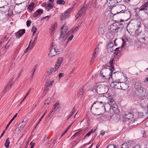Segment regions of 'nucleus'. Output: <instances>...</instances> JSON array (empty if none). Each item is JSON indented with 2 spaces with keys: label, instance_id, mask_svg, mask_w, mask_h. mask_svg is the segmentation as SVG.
Listing matches in <instances>:
<instances>
[{
  "label": "nucleus",
  "instance_id": "40",
  "mask_svg": "<svg viewBox=\"0 0 148 148\" xmlns=\"http://www.w3.org/2000/svg\"><path fill=\"white\" fill-rule=\"evenodd\" d=\"M60 64H59L58 63H57L56 65L55 68H54V72L57 71L59 67L60 66Z\"/></svg>",
  "mask_w": 148,
  "mask_h": 148
},
{
  "label": "nucleus",
  "instance_id": "52",
  "mask_svg": "<svg viewBox=\"0 0 148 148\" xmlns=\"http://www.w3.org/2000/svg\"><path fill=\"white\" fill-rule=\"evenodd\" d=\"M73 8H69V9H67L66 11L68 12L69 14V13L72 11V10L73 9Z\"/></svg>",
  "mask_w": 148,
  "mask_h": 148
},
{
  "label": "nucleus",
  "instance_id": "53",
  "mask_svg": "<svg viewBox=\"0 0 148 148\" xmlns=\"http://www.w3.org/2000/svg\"><path fill=\"white\" fill-rule=\"evenodd\" d=\"M53 49H55V51L56 52V55L58 54L59 53V51H58V49L56 47H54L53 48Z\"/></svg>",
  "mask_w": 148,
  "mask_h": 148
},
{
  "label": "nucleus",
  "instance_id": "28",
  "mask_svg": "<svg viewBox=\"0 0 148 148\" xmlns=\"http://www.w3.org/2000/svg\"><path fill=\"white\" fill-rule=\"evenodd\" d=\"M73 122L72 123H71L66 128V130L62 134V135H61V137L60 138V139L61 138V137L64 135L67 132V131H68V130H69V129L70 128L71 126V125L72 124H73Z\"/></svg>",
  "mask_w": 148,
  "mask_h": 148
},
{
  "label": "nucleus",
  "instance_id": "14",
  "mask_svg": "<svg viewBox=\"0 0 148 148\" xmlns=\"http://www.w3.org/2000/svg\"><path fill=\"white\" fill-rule=\"evenodd\" d=\"M107 3L108 4L109 6L112 8L116 5H115L117 3L115 2V0H107Z\"/></svg>",
  "mask_w": 148,
  "mask_h": 148
},
{
  "label": "nucleus",
  "instance_id": "30",
  "mask_svg": "<svg viewBox=\"0 0 148 148\" xmlns=\"http://www.w3.org/2000/svg\"><path fill=\"white\" fill-rule=\"evenodd\" d=\"M79 27V26H77L74 29H71L69 31V33H72L75 32V31H77Z\"/></svg>",
  "mask_w": 148,
  "mask_h": 148
},
{
  "label": "nucleus",
  "instance_id": "4",
  "mask_svg": "<svg viewBox=\"0 0 148 148\" xmlns=\"http://www.w3.org/2000/svg\"><path fill=\"white\" fill-rule=\"evenodd\" d=\"M112 69L111 70L109 68H105L102 69L100 71V73L102 77L110 79L111 77L112 78Z\"/></svg>",
  "mask_w": 148,
  "mask_h": 148
},
{
  "label": "nucleus",
  "instance_id": "6",
  "mask_svg": "<svg viewBox=\"0 0 148 148\" xmlns=\"http://www.w3.org/2000/svg\"><path fill=\"white\" fill-rule=\"evenodd\" d=\"M71 33H69V31L67 32L66 31L62 30L61 33V35L59 37V40L62 42L64 41Z\"/></svg>",
  "mask_w": 148,
  "mask_h": 148
},
{
  "label": "nucleus",
  "instance_id": "24",
  "mask_svg": "<svg viewBox=\"0 0 148 148\" xmlns=\"http://www.w3.org/2000/svg\"><path fill=\"white\" fill-rule=\"evenodd\" d=\"M53 5H52V3L50 2L47 4V5L46 4V6H45V8L46 9H47L48 10H49L53 8Z\"/></svg>",
  "mask_w": 148,
  "mask_h": 148
},
{
  "label": "nucleus",
  "instance_id": "19",
  "mask_svg": "<svg viewBox=\"0 0 148 148\" xmlns=\"http://www.w3.org/2000/svg\"><path fill=\"white\" fill-rule=\"evenodd\" d=\"M123 13L124 15L126 16L127 19L129 18L131 16V12L129 11L125 10Z\"/></svg>",
  "mask_w": 148,
  "mask_h": 148
},
{
  "label": "nucleus",
  "instance_id": "23",
  "mask_svg": "<svg viewBox=\"0 0 148 148\" xmlns=\"http://www.w3.org/2000/svg\"><path fill=\"white\" fill-rule=\"evenodd\" d=\"M17 113H16L14 116L12 118V119L10 121V122L8 123V124L7 125L6 127V130H7V128L10 125V124L14 120V119L16 118V116H17Z\"/></svg>",
  "mask_w": 148,
  "mask_h": 148
},
{
  "label": "nucleus",
  "instance_id": "62",
  "mask_svg": "<svg viewBox=\"0 0 148 148\" xmlns=\"http://www.w3.org/2000/svg\"><path fill=\"white\" fill-rule=\"evenodd\" d=\"M49 86H47V85H46V88L44 89L45 91H47L49 90L48 88Z\"/></svg>",
  "mask_w": 148,
  "mask_h": 148
},
{
  "label": "nucleus",
  "instance_id": "25",
  "mask_svg": "<svg viewBox=\"0 0 148 148\" xmlns=\"http://www.w3.org/2000/svg\"><path fill=\"white\" fill-rule=\"evenodd\" d=\"M26 125L25 124L23 123L22 122H21L18 125V129L19 130H22L24 127Z\"/></svg>",
  "mask_w": 148,
  "mask_h": 148
},
{
  "label": "nucleus",
  "instance_id": "26",
  "mask_svg": "<svg viewBox=\"0 0 148 148\" xmlns=\"http://www.w3.org/2000/svg\"><path fill=\"white\" fill-rule=\"evenodd\" d=\"M10 141L9 140V138H8L6 139V142L5 144V146L7 148H8L9 147Z\"/></svg>",
  "mask_w": 148,
  "mask_h": 148
},
{
  "label": "nucleus",
  "instance_id": "7",
  "mask_svg": "<svg viewBox=\"0 0 148 148\" xmlns=\"http://www.w3.org/2000/svg\"><path fill=\"white\" fill-rule=\"evenodd\" d=\"M133 117V113L132 112H126L123 116V121H127L132 119Z\"/></svg>",
  "mask_w": 148,
  "mask_h": 148
},
{
  "label": "nucleus",
  "instance_id": "48",
  "mask_svg": "<svg viewBox=\"0 0 148 148\" xmlns=\"http://www.w3.org/2000/svg\"><path fill=\"white\" fill-rule=\"evenodd\" d=\"M66 18L64 16V15L62 14L61 16V20H64Z\"/></svg>",
  "mask_w": 148,
  "mask_h": 148
},
{
  "label": "nucleus",
  "instance_id": "54",
  "mask_svg": "<svg viewBox=\"0 0 148 148\" xmlns=\"http://www.w3.org/2000/svg\"><path fill=\"white\" fill-rule=\"evenodd\" d=\"M29 93H27V94L25 96V97L21 101L20 104H21L24 101V100H25V99L26 98L27 96H28V94Z\"/></svg>",
  "mask_w": 148,
  "mask_h": 148
},
{
  "label": "nucleus",
  "instance_id": "41",
  "mask_svg": "<svg viewBox=\"0 0 148 148\" xmlns=\"http://www.w3.org/2000/svg\"><path fill=\"white\" fill-rule=\"evenodd\" d=\"M37 67H38V65L37 64H36L34 66V67L32 69V71L33 72V73L32 74V76L33 75H34V72L36 70V69L37 68Z\"/></svg>",
  "mask_w": 148,
  "mask_h": 148
},
{
  "label": "nucleus",
  "instance_id": "8",
  "mask_svg": "<svg viewBox=\"0 0 148 148\" xmlns=\"http://www.w3.org/2000/svg\"><path fill=\"white\" fill-rule=\"evenodd\" d=\"M135 87L137 91L139 92H143L145 91V89L141 87L140 82H136L135 84Z\"/></svg>",
  "mask_w": 148,
  "mask_h": 148
},
{
  "label": "nucleus",
  "instance_id": "55",
  "mask_svg": "<svg viewBox=\"0 0 148 148\" xmlns=\"http://www.w3.org/2000/svg\"><path fill=\"white\" fill-rule=\"evenodd\" d=\"M75 67L73 68L72 70L71 71V74H74L75 73L74 72L75 70Z\"/></svg>",
  "mask_w": 148,
  "mask_h": 148
},
{
  "label": "nucleus",
  "instance_id": "27",
  "mask_svg": "<svg viewBox=\"0 0 148 148\" xmlns=\"http://www.w3.org/2000/svg\"><path fill=\"white\" fill-rule=\"evenodd\" d=\"M55 49H51V50L50 51V53L52 55L51 57L53 56H54L56 55V52L55 51Z\"/></svg>",
  "mask_w": 148,
  "mask_h": 148
},
{
  "label": "nucleus",
  "instance_id": "39",
  "mask_svg": "<svg viewBox=\"0 0 148 148\" xmlns=\"http://www.w3.org/2000/svg\"><path fill=\"white\" fill-rule=\"evenodd\" d=\"M59 105V103L58 102L56 103L54 106L53 109L54 111H56L58 108V106Z\"/></svg>",
  "mask_w": 148,
  "mask_h": 148
},
{
  "label": "nucleus",
  "instance_id": "51",
  "mask_svg": "<svg viewBox=\"0 0 148 148\" xmlns=\"http://www.w3.org/2000/svg\"><path fill=\"white\" fill-rule=\"evenodd\" d=\"M65 17L66 18L69 15V14L66 11L63 14Z\"/></svg>",
  "mask_w": 148,
  "mask_h": 148
},
{
  "label": "nucleus",
  "instance_id": "17",
  "mask_svg": "<svg viewBox=\"0 0 148 148\" xmlns=\"http://www.w3.org/2000/svg\"><path fill=\"white\" fill-rule=\"evenodd\" d=\"M43 10H42L40 9L37 10L35 12L33 15L34 17H37L38 15H40L43 13Z\"/></svg>",
  "mask_w": 148,
  "mask_h": 148
},
{
  "label": "nucleus",
  "instance_id": "12",
  "mask_svg": "<svg viewBox=\"0 0 148 148\" xmlns=\"http://www.w3.org/2000/svg\"><path fill=\"white\" fill-rule=\"evenodd\" d=\"M106 30V28L104 26H100L99 28L98 31L99 34L103 35L104 34Z\"/></svg>",
  "mask_w": 148,
  "mask_h": 148
},
{
  "label": "nucleus",
  "instance_id": "16",
  "mask_svg": "<svg viewBox=\"0 0 148 148\" xmlns=\"http://www.w3.org/2000/svg\"><path fill=\"white\" fill-rule=\"evenodd\" d=\"M122 48L121 47H119L117 48L114 50L115 52L114 53L115 54L116 56H119L120 55V52L122 50Z\"/></svg>",
  "mask_w": 148,
  "mask_h": 148
},
{
  "label": "nucleus",
  "instance_id": "29",
  "mask_svg": "<svg viewBox=\"0 0 148 148\" xmlns=\"http://www.w3.org/2000/svg\"><path fill=\"white\" fill-rule=\"evenodd\" d=\"M106 148H117V147L113 144H109L107 146Z\"/></svg>",
  "mask_w": 148,
  "mask_h": 148
},
{
  "label": "nucleus",
  "instance_id": "21",
  "mask_svg": "<svg viewBox=\"0 0 148 148\" xmlns=\"http://www.w3.org/2000/svg\"><path fill=\"white\" fill-rule=\"evenodd\" d=\"M14 78V76H13L12 78V79L11 81L8 84V85L5 87V88L4 90V92H5L7 91L5 90H6L8 89L10 87H11L12 86V84L13 83L12 82L11 83V82L12 81L13 79Z\"/></svg>",
  "mask_w": 148,
  "mask_h": 148
},
{
  "label": "nucleus",
  "instance_id": "33",
  "mask_svg": "<svg viewBox=\"0 0 148 148\" xmlns=\"http://www.w3.org/2000/svg\"><path fill=\"white\" fill-rule=\"evenodd\" d=\"M65 2L64 1L62 0H57V3L58 4H64Z\"/></svg>",
  "mask_w": 148,
  "mask_h": 148
},
{
  "label": "nucleus",
  "instance_id": "46",
  "mask_svg": "<svg viewBox=\"0 0 148 148\" xmlns=\"http://www.w3.org/2000/svg\"><path fill=\"white\" fill-rule=\"evenodd\" d=\"M127 39H126L125 40V39H122V40H123V44L122 45V46H121V47L123 48V47L124 46H125L126 45V43H125V42H126V41H125V40H126Z\"/></svg>",
  "mask_w": 148,
  "mask_h": 148
},
{
  "label": "nucleus",
  "instance_id": "64",
  "mask_svg": "<svg viewBox=\"0 0 148 148\" xmlns=\"http://www.w3.org/2000/svg\"><path fill=\"white\" fill-rule=\"evenodd\" d=\"M132 148H140V147L139 145H136Z\"/></svg>",
  "mask_w": 148,
  "mask_h": 148
},
{
  "label": "nucleus",
  "instance_id": "49",
  "mask_svg": "<svg viewBox=\"0 0 148 148\" xmlns=\"http://www.w3.org/2000/svg\"><path fill=\"white\" fill-rule=\"evenodd\" d=\"M30 145H31L30 148H33L34 147L35 145V143H33L32 142H31L30 143Z\"/></svg>",
  "mask_w": 148,
  "mask_h": 148
},
{
  "label": "nucleus",
  "instance_id": "45",
  "mask_svg": "<svg viewBox=\"0 0 148 148\" xmlns=\"http://www.w3.org/2000/svg\"><path fill=\"white\" fill-rule=\"evenodd\" d=\"M73 37V34L71 35V36L68 38L67 40V41L66 42V43H67L68 42V41L69 40H72V38Z\"/></svg>",
  "mask_w": 148,
  "mask_h": 148
},
{
  "label": "nucleus",
  "instance_id": "57",
  "mask_svg": "<svg viewBox=\"0 0 148 148\" xmlns=\"http://www.w3.org/2000/svg\"><path fill=\"white\" fill-rule=\"evenodd\" d=\"M83 19H82L79 22V23L78 24V26H79L81 25L82 23L83 22Z\"/></svg>",
  "mask_w": 148,
  "mask_h": 148
},
{
  "label": "nucleus",
  "instance_id": "13",
  "mask_svg": "<svg viewBox=\"0 0 148 148\" xmlns=\"http://www.w3.org/2000/svg\"><path fill=\"white\" fill-rule=\"evenodd\" d=\"M25 29H21L15 34V36L16 38H19L21 36L25 33Z\"/></svg>",
  "mask_w": 148,
  "mask_h": 148
},
{
  "label": "nucleus",
  "instance_id": "43",
  "mask_svg": "<svg viewBox=\"0 0 148 148\" xmlns=\"http://www.w3.org/2000/svg\"><path fill=\"white\" fill-rule=\"evenodd\" d=\"M37 28L35 26H33L31 29V31L32 32H36Z\"/></svg>",
  "mask_w": 148,
  "mask_h": 148
},
{
  "label": "nucleus",
  "instance_id": "20",
  "mask_svg": "<svg viewBox=\"0 0 148 148\" xmlns=\"http://www.w3.org/2000/svg\"><path fill=\"white\" fill-rule=\"evenodd\" d=\"M98 51V48H96L93 52V56L92 58V60H94L96 57V56Z\"/></svg>",
  "mask_w": 148,
  "mask_h": 148
},
{
  "label": "nucleus",
  "instance_id": "5",
  "mask_svg": "<svg viewBox=\"0 0 148 148\" xmlns=\"http://www.w3.org/2000/svg\"><path fill=\"white\" fill-rule=\"evenodd\" d=\"M146 93H132V98L135 99L136 100H138V99L143 100L144 99L147 98Z\"/></svg>",
  "mask_w": 148,
  "mask_h": 148
},
{
  "label": "nucleus",
  "instance_id": "9",
  "mask_svg": "<svg viewBox=\"0 0 148 148\" xmlns=\"http://www.w3.org/2000/svg\"><path fill=\"white\" fill-rule=\"evenodd\" d=\"M134 145V142L130 141L127 143H123L122 145L121 148H132Z\"/></svg>",
  "mask_w": 148,
  "mask_h": 148
},
{
  "label": "nucleus",
  "instance_id": "34",
  "mask_svg": "<svg viewBox=\"0 0 148 148\" xmlns=\"http://www.w3.org/2000/svg\"><path fill=\"white\" fill-rule=\"evenodd\" d=\"M34 4L33 3H32L31 4L29 5L28 6V8L29 10L31 11L33 10V9L34 6Z\"/></svg>",
  "mask_w": 148,
  "mask_h": 148
},
{
  "label": "nucleus",
  "instance_id": "60",
  "mask_svg": "<svg viewBox=\"0 0 148 148\" xmlns=\"http://www.w3.org/2000/svg\"><path fill=\"white\" fill-rule=\"evenodd\" d=\"M91 134L90 132H89L86 135H85L84 136V138H86L87 136H89Z\"/></svg>",
  "mask_w": 148,
  "mask_h": 148
},
{
  "label": "nucleus",
  "instance_id": "32",
  "mask_svg": "<svg viewBox=\"0 0 148 148\" xmlns=\"http://www.w3.org/2000/svg\"><path fill=\"white\" fill-rule=\"evenodd\" d=\"M68 27L67 26H65L64 25L61 27V31L62 30L66 31V30H67Z\"/></svg>",
  "mask_w": 148,
  "mask_h": 148
},
{
  "label": "nucleus",
  "instance_id": "3",
  "mask_svg": "<svg viewBox=\"0 0 148 148\" xmlns=\"http://www.w3.org/2000/svg\"><path fill=\"white\" fill-rule=\"evenodd\" d=\"M123 26V25L121 23H114L110 26V30L112 32L117 33L122 30Z\"/></svg>",
  "mask_w": 148,
  "mask_h": 148
},
{
  "label": "nucleus",
  "instance_id": "11",
  "mask_svg": "<svg viewBox=\"0 0 148 148\" xmlns=\"http://www.w3.org/2000/svg\"><path fill=\"white\" fill-rule=\"evenodd\" d=\"M100 86H95L93 87L90 88L89 89L90 92H97L98 91L100 92L101 91L100 90Z\"/></svg>",
  "mask_w": 148,
  "mask_h": 148
},
{
  "label": "nucleus",
  "instance_id": "44",
  "mask_svg": "<svg viewBox=\"0 0 148 148\" xmlns=\"http://www.w3.org/2000/svg\"><path fill=\"white\" fill-rule=\"evenodd\" d=\"M53 82V81H52L50 82V83H47V86H49V87H50L52 85V84Z\"/></svg>",
  "mask_w": 148,
  "mask_h": 148
},
{
  "label": "nucleus",
  "instance_id": "38",
  "mask_svg": "<svg viewBox=\"0 0 148 148\" xmlns=\"http://www.w3.org/2000/svg\"><path fill=\"white\" fill-rule=\"evenodd\" d=\"M113 46V43L110 42L108 43L107 46V49H109V48H112Z\"/></svg>",
  "mask_w": 148,
  "mask_h": 148
},
{
  "label": "nucleus",
  "instance_id": "18",
  "mask_svg": "<svg viewBox=\"0 0 148 148\" xmlns=\"http://www.w3.org/2000/svg\"><path fill=\"white\" fill-rule=\"evenodd\" d=\"M148 8V1L146 2L140 7V10H147Z\"/></svg>",
  "mask_w": 148,
  "mask_h": 148
},
{
  "label": "nucleus",
  "instance_id": "2",
  "mask_svg": "<svg viewBox=\"0 0 148 148\" xmlns=\"http://www.w3.org/2000/svg\"><path fill=\"white\" fill-rule=\"evenodd\" d=\"M125 9L126 7L124 5L118 4L112 8L111 12L112 14L115 15L123 12L124 10Z\"/></svg>",
  "mask_w": 148,
  "mask_h": 148
},
{
  "label": "nucleus",
  "instance_id": "50",
  "mask_svg": "<svg viewBox=\"0 0 148 148\" xmlns=\"http://www.w3.org/2000/svg\"><path fill=\"white\" fill-rule=\"evenodd\" d=\"M35 42H32V44H31V45L30 47H29L30 49H32V48H33V47L35 45Z\"/></svg>",
  "mask_w": 148,
  "mask_h": 148
},
{
  "label": "nucleus",
  "instance_id": "10",
  "mask_svg": "<svg viewBox=\"0 0 148 148\" xmlns=\"http://www.w3.org/2000/svg\"><path fill=\"white\" fill-rule=\"evenodd\" d=\"M86 10V8L84 6L82 7L78 13L75 16L76 19H77L79 17L82 16L83 14L85 12Z\"/></svg>",
  "mask_w": 148,
  "mask_h": 148
},
{
  "label": "nucleus",
  "instance_id": "63",
  "mask_svg": "<svg viewBox=\"0 0 148 148\" xmlns=\"http://www.w3.org/2000/svg\"><path fill=\"white\" fill-rule=\"evenodd\" d=\"M112 108H116L117 106V105L116 104V103H115V104H114L113 105H112Z\"/></svg>",
  "mask_w": 148,
  "mask_h": 148
},
{
  "label": "nucleus",
  "instance_id": "58",
  "mask_svg": "<svg viewBox=\"0 0 148 148\" xmlns=\"http://www.w3.org/2000/svg\"><path fill=\"white\" fill-rule=\"evenodd\" d=\"M63 73H60L59 75V77L60 79L63 76Z\"/></svg>",
  "mask_w": 148,
  "mask_h": 148
},
{
  "label": "nucleus",
  "instance_id": "22",
  "mask_svg": "<svg viewBox=\"0 0 148 148\" xmlns=\"http://www.w3.org/2000/svg\"><path fill=\"white\" fill-rule=\"evenodd\" d=\"M115 59L116 58H112L110 60V65L111 67V69H112V68L113 70L114 69V67L113 66V64H114L115 63L116 61L115 60Z\"/></svg>",
  "mask_w": 148,
  "mask_h": 148
},
{
  "label": "nucleus",
  "instance_id": "31",
  "mask_svg": "<svg viewBox=\"0 0 148 148\" xmlns=\"http://www.w3.org/2000/svg\"><path fill=\"white\" fill-rule=\"evenodd\" d=\"M57 26V24L56 23H55L51 26V27L50 29L52 31V32L54 31L56 28V27Z\"/></svg>",
  "mask_w": 148,
  "mask_h": 148
},
{
  "label": "nucleus",
  "instance_id": "36",
  "mask_svg": "<svg viewBox=\"0 0 148 148\" xmlns=\"http://www.w3.org/2000/svg\"><path fill=\"white\" fill-rule=\"evenodd\" d=\"M63 60V59L62 58H58L57 63H58L59 64H60V65H61L62 62Z\"/></svg>",
  "mask_w": 148,
  "mask_h": 148
},
{
  "label": "nucleus",
  "instance_id": "61",
  "mask_svg": "<svg viewBox=\"0 0 148 148\" xmlns=\"http://www.w3.org/2000/svg\"><path fill=\"white\" fill-rule=\"evenodd\" d=\"M75 106H74L73 108L71 113H72V114H74L75 113Z\"/></svg>",
  "mask_w": 148,
  "mask_h": 148
},
{
  "label": "nucleus",
  "instance_id": "47",
  "mask_svg": "<svg viewBox=\"0 0 148 148\" xmlns=\"http://www.w3.org/2000/svg\"><path fill=\"white\" fill-rule=\"evenodd\" d=\"M31 21L30 20H28L27 21V27H29L31 25Z\"/></svg>",
  "mask_w": 148,
  "mask_h": 148
},
{
  "label": "nucleus",
  "instance_id": "15",
  "mask_svg": "<svg viewBox=\"0 0 148 148\" xmlns=\"http://www.w3.org/2000/svg\"><path fill=\"white\" fill-rule=\"evenodd\" d=\"M114 84L115 86H117L118 88L120 89V88L119 87L120 86V87L121 88V89L123 90H125V89H123L122 87V86H123L125 85H126L123 82L122 83L121 82L120 84L119 82H114Z\"/></svg>",
  "mask_w": 148,
  "mask_h": 148
},
{
  "label": "nucleus",
  "instance_id": "56",
  "mask_svg": "<svg viewBox=\"0 0 148 148\" xmlns=\"http://www.w3.org/2000/svg\"><path fill=\"white\" fill-rule=\"evenodd\" d=\"M38 33H37L36 34V36L35 37V38L34 40L33 41V42H36V40H37V37H38Z\"/></svg>",
  "mask_w": 148,
  "mask_h": 148
},
{
  "label": "nucleus",
  "instance_id": "1",
  "mask_svg": "<svg viewBox=\"0 0 148 148\" xmlns=\"http://www.w3.org/2000/svg\"><path fill=\"white\" fill-rule=\"evenodd\" d=\"M109 98L110 100V103L108 105L104 102L102 103V102L95 101L91 107V111L94 115H99L101 113H100V110L102 109L106 110L105 106H111L113 105L115 103V101L113 100V98H114L116 95H112L111 94L108 93ZM109 98V97H108Z\"/></svg>",
  "mask_w": 148,
  "mask_h": 148
},
{
  "label": "nucleus",
  "instance_id": "37",
  "mask_svg": "<svg viewBox=\"0 0 148 148\" xmlns=\"http://www.w3.org/2000/svg\"><path fill=\"white\" fill-rule=\"evenodd\" d=\"M82 131V130H81L80 131H79L78 132L75 133V134L73 136H72V137L71 138L72 139H73V138H74L77 135L79 134L80 132Z\"/></svg>",
  "mask_w": 148,
  "mask_h": 148
},
{
  "label": "nucleus",
  "instance_id": "35",
  "mask_svg": "<svg viewBox=\"0 0 148 148\" xmlns=\"http://www.w3.org/2000/svg\"><path fill=\"white\" fill-rule=\"evenodd\" d=\"M53 71L54 72V68H51V69H50L49 71L47 72L48 75L49 76L50 75L52 74Z\"/></svg>",
  "mask_w": 148,
  "mask_h": 148
},
{
  "label": "nucleus",
  "instance_id": "59",
  "mask_svg": "<svg viewBox=\"0 0 148 148\" xmlns=\"http://www.w3.org/2000/svg\"><path fill=\"white\" fill-rule=\"evenodd\" d=\"M4 5L2 4V1H0V8H4Z\"/></svg>",
  "mask_w": 148,
  "mask_h": 148
},
{
  "label": "nucleus",
  "instance_id": "42",
  "mask_svg": "<svg viewBox=\"0 0 148 148\" xmlns=\"http://www.w3.org/2000/svg\"><path fill=\"white\" fill-rule=\"evenodd\" d=\"M28 118L27 117L24 118L23 119V120L21 122H22L23 123H24V124H26L27 123V121L28 120Z\"/></svg>",
  "mask_w": 148,
  "mask_h": 148
}]
</instances>
